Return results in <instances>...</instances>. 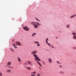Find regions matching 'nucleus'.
<instances>
[{
  "label": "nucleus",
  "mask_w": 76,
  "mask_h": 76,
  "mask_svg": "<svg viewBox=\"0 0 76 76\" xmlns=\"http://www.w3.org/2000/svg\"><path fill=\"white\" fill-rule=\"evenodd\" d=\"M33 56L35 57V61H37V60L39 61H41V60L39 59V58H38V57L37 55L34 54Z\"/></svg>",
  "instance_id": "obj_1"
},
{
  "label": "nucleus",
  "mask_w": 76,
  "mask_h": 76,
  "mask_svg": "<svg viewBox=\"0 0 76 76\" xmlns=\"http://www.w3.org/2000/svg\"><path fill=\"white\" fill-rule=\"evenodd\" d=\"M23 29L26 31H29V28L27 26H25V27H23Z\"/></svg>",
  "instance_id": "obj_2"
},
{
  "label": "nucleus",
  "mask_w": 76,
  "mask_h": 76,
  "mask_svg": "<svg viewBox=\"0 0 76 76\" xmlns=\"http://www.w3.org/2000/svg\"><path fill=\"white\" fill-rule=\"evenodd\" d=\"M16 45H18V46H21L22 45L19 41H17L15 42Z\"/></svg>",
  "instance_id": "obj_3"
},
{
  "label": "nucleus",
  "mask_w": 76,
  "mask_h": 76,
  "mask_svg": "<svg viewBox=\"0 0 76 76\" xmlns=\"http://www.w3.org/2000/svg\"><path fill=\"white\" fill-rule=\"evenodd\" d=\"M37 53V51L34 50V51H33V52H31V54H32V55H33V54H36V53Z\"/></svg>",
  "instance_id": "obj_4"
},
{
  "label": "nucleus",
  "mask_w": 76,
  "mask_h": 76,
  "mask_svg": "<svg viewBox=\"0 0 76 76\" xmlns=\"http://www.w3.org/2000/svg\"><path fill=\"white\" fill-rule=\"evenodd\" d=\"M48 61L49 63H52V60L51 58H49L48 59Z\"/></svg>",
  "instance_id": "obj_5"
},
{
  "label": "nucleus",
  "mask_w": 76,
  "mask_h": 76,
  "mask_svg": "<svg viewBox=\"0 0 76 76\" xmlns=\"http://www.w3.org/2000/svg\"><path fill=\"white\" fill-rule=\"evenodd\" d=\"M31 23L32 24V25H35L36 24V23L34 21H33L31 22Z\"/></svg>",
  "instance_id": "obj_6"
},
{
  "label": "nucleus",
  "mask_w": 76,
  "mask_h": 76,
  "mask_svg": "<svg viewBox=\"0 0 76 76\" xmlns=\"http://www.w3.org/2000/svg\"><path fill=\"white\" fill-rule=\"evenodd\" d=\"M34 28H38V25H37V23L34 25Z\"/></svg>",
  "instance_id": "obj_7"
},
{
  "label": "nucleus",
  "mask_w": 76,
  "mask_h": 76,
  "mask_svg": "<svg viewBox=\"0 0 76 76\" xmlns=\"http://www.w3.org/2000/svg\"><path fill=\"white\" fill-rule=\"evenodd\" d=\"M75 16H76V15L75 14L71 16L70 18H74V17H75Z\"/></svg>",
  "instance_id": "obj_8"
},
{
  "label": "nucleus",
  "mask_w": 76,
  "mask_h": 76,
  "mask_svg": "<svg viewBox=\"0 0 76 76\" xmlns=\"http://www.w3.org/2000/svg\"><path fill=\"white\" fill-rule=\"evenodd\" d=\"M28 64H29V65H30V66H32V64L29 61H28Z\"/></svg>",
  "instance_id": "obj_9"
},
{
  "label": "nucleus",
  "mask_w": 76,
  "mask_h": 76,
  "mask_svg": "<svg viewBox=\"0 0 76 76\" xmlns=\"http://www.w3.org/2000/svg\"><path fill=\"white\" fill-rule=\"evenodd\" d=\"M73 38L74 39H76V35H74L73 36Z\"/></svg>",
  "instance_id": "obj_10"
},
{
  "label": "nucleus",
  "mask_w": 76,
  "mask_h": 76,
  "mask_svg": "<svg viewBox=\"0 0 76 76\" xmlns=\"http://www.w3.org/2000/svg\"><path fill=\"white\" fill-rule=\"evenodd\" d=\"M36 61V62H37V63H38V64H39V65L40 66H42V65H41V64L40 63H39V62L38 61Z\"/></svg>",
  "instance_id": "obj_11"
},
{
  "label": "nucleus",
  "mask_w": 76,
  "mask_h": 76,
  "mask_svg": "<svg viewBox=\"0 0 76 76\" xmlns=\"http://www.w3.org/2000/svg\"><path fill=\"white\" fill-rule=\"evenodd\" d=\"M18 61H20H20H21V60H20V58L19 57H18Z\"/></svg>",
  "instance_id": "obj_12"
},
{
  "label": "nucleus",
  "mask_w": 76,
  "mask_h": 76,
  "mask_svg": "<svg viewBox=\"0 0 76 76\" xmlns=\"http://www.w3.org/2000/svg\"><path fill=\"white\" fill-rule=\"evenodd\" d=\"M70 25L69 24H67L66 26V28H69L70 27Z\"/></svg>",
  "instance_id": "obj_13"
},
{
  "label": "nucleus",
  "mask_w": 76,
  "mask_h": 76,
  "mask_svg": "<svg viewBox=\"0 0 76 76\" xmlns=\"http://www.w3.org/2000/svg\"><path fill=\"white\" fill-rule=\"evenodd\" d=\"M10 64H11V62H8L7 64V65H10Z\"/></svg>",
  "instance_id": "obj_14"
},
{
  "label": "nucleus",
  "mask_w": 76,
  "mask_h": 76,
  "mask_svg": "<svg viewBox=\"0 0 76 76\" xmlns=\"http://www.w3.org/2000/svg\"><path fill=\"white\" fill-rule=\"evenodd\" d=\"M72 35H76V32H74V33H72Z\"/></svg>",
  "instance_id": "obj_15"
},
{
  "label": "nucleus",
  "mask_w": 76,
  "mask_h": 76,
  "mask_svg": "<svg viewBox=\"0 0 76 76\" xmlns=\"http://www.w3.org/2000/svg\"><path fill=\"white\" fill-rule=\"evenodd\" d=\"M34 42L35 43V44H39V42H37V41H34Z\"/></svg>",
  "instance_id": "obj_16"
},
{
  "label": "nucleus",
  "mask_w": 76,
  "mask_h": 76,
  "mask_svg": "<svg viewBox=\"0 0 76 76\" xmlns=\"http://www.w3.org/2000/svg\"><path fill=\"white\" fill-rule=\"evenodd\" d=\"M36 35V33H33L32 35V37H34V35Z\"/></svg>",
  "instance_id": "obj_17"
},
{
  "label": "nucleus",
  "mask_w": 76,
  "mask_h": 76,
  "mask_svg": "<svg viewBox=\"0 0 76 76\" xmlns=\"http://www.w3.org/2000/svg\"><path fill=\"white\" fill-rule=\"evenodd\" d=\"M26 69H28L29 70H31V69L30 67H27L26 68Z\"/></svg>",
  "instance_id": "obj_18"
},
{
  "label": "nucleus",
  "mask_w": 76,
  "mask_h": 76,
  "mask_svg": "<svg viewBox=\"0 0 76 76\" xmlns=\"http://www.w3.org/2000/svg\"><path fill=\"white\" fill-rule=\"evenodd\" d=\"M60 73H61V74H63L64 73V72L60 71Z\"/></svg>",
  "instance_id": "obj_19"
},
{
  "label": "nucleus",
  "mask_w": 76,
  "mask_h": 76,
  "mask_svg": "<svg viewBox=\"0 0 76 76\" xmlns=\"http://www.w3.org/2000/svg\"><path fill=\"white\" fill-rule=\"evenodd\" d=\"M37 25H38V26H40L41 25V24H39L38 23V22H37Z\"/></svg>",
  "instance_id": "obj_20"
},
{
  "label": "nucleus",
  "mask_w": 76,
  "mask_h": 76,
  "mask_svg": "<svg viewBox=\"0 0 76 76\" xmlns=\"http://www.w3.org/2000/svg\"><path fill=\"white\" fill-rule=\"evenodd\" d=\"M7 72H10H10H11V70L10 69H9L8 71H7Z\"/></svg>",
  "instance_id": "obj_21"
},
{
  "label": "nucleus",
  "mask_w": 76,
  "mask_h": 76,
  "mask_svg": "<svg viewBox=\"0 0 76 76\" xmlns=\"http://www.w3.org/2000/svg\"><path fill=\"white\" fill-rule=\"evenodd\" d=\"M12 45L13 46V47H15V46H16V45L15 44H12Z\"/></svg>",
  "instance_id": "obj_22"
},
{
  "label": "nucleus",
  "mask_w": 76,
  "mask_h": 76,
  "mask_svg": "<svg viewBox=\"0 0 76 76\" xmlns=\"http://www.w3.org/2000/svg\"><path fill=\"white\" fill-rule=\"evenodd\" d=\"M8 67L9 68H11V69H12V68H13V67L11 66H9Z\"/></svg>",
  "instance_id": "obj_23"
},
{
  "label": "nucleus",
  "mask_w": 76,
  "mask_h": 76,
  "mask_svg": "<svg viewBox=\"0 0 76 76\" xmlns=\"http://www.w3.org/2000/svg\"><path fill=\"white\" fill-rule=\"evenodd\" d=\"M10 50H11V51H15V50H13V49H12L10 48Z\"/></svg>",
  "instance_id": "obj_24"
},
{
  "label": "nucleus",
  "mask_w": 76,
  "mask_h": 76,
  "mask_svg": "<svg viewBox=\"0 0 76 76\" xmlns=\"http://www.w3.org/2000/svg\"><path fill=\"white\" fill-rule=\"evenodd\" d=\"M57 63H58V64H61V63H59V61H57Z\"/></svg>",
  "instance_id": "obj_25"
},
{
  "label": "nucleus",
  "mask_w": 76,
  "mask_h": 76,
  "mask_svg": "<svg viewBox=\"0 0 76 76\" xmlns=\"http://www.w3.org/2000/svg\"><path fill=\"white\" fill-rule=\"evenodd\" d=\"M31 76H35V75L34 74H32L31 75Z\"/></svg>",
  "instance_id": "obj_26"
},
{
  "label": "nucleus",
  "mask_w": 76,
  "mask_h": 76,
  "mask_svg": "<svg viewBox=\"0 0 76 76\" xmlns=\"http://www.w3.org/2000/svg\"><path fill=\"white\" fill-rule=\"evenodd\" d=\"M48 45H49V46L50 47H51V45H50V44L48 43V44H47Z\"/></svg>",
  "instance_id": "obj_27"
},
{
  "label": "nucleus",
  "mask_w": 76,
  "mask_h": 76,
  "mask_svg": "<svg viewBox=\"0 0 76 76\" xmlns=\"http://www.w3.org/2000/svg\"><path fill=\"white\" fill-rule=\"evenodd\" d=\"M48 40V38H47L46 39V41H47Z\"/></svg>",
  "instance_id": "obj_28"
},
{
  "label": "nucleus",
  "mask_w": 76,
  "mask_h": 76,
  "mask_svg": "<svg viewBox=\"0 0 76 76\" xmlns=\"http://www.w3.org/2000/svg\"><path fill=\"white\" fill-rule=\"evenodd\" d=\"M0 76H2V73H1V72H0Z\"/></svg>",
  "instance_id": "obj_29"
},
{
  "label": "nucleus",
  "mask_w": 76,
  "mask_h": 76,
  "mask_svg": "<svg viewBox=\"0 0 76 76\" xmlns=\"http://www.w3.org/2000/svg\"><path fill=\"white\" fill-rule=\"evenodd\" d=\"M37 76H40V74H37Z\"/></svg>",
  "instance_id": "obj_30"
},
{
  "label": "nucleus",
  "mask_w": 76,
  "mask_h": 76,
  "mask_svg": "<svg viewBox=\"0 0 76 76\" xmlns=\"http://www.w3.org/2000/svg\"><path fill=\"white\" fill-rule=\"evenodd\" d=\"M32 73H34V74H36V73H35V72H31Z\"/></svg>",
  "instance_id": "obj_31"
},
{
  "label": "nucleus",
  "mask_w": 76,
  "mask_h": 76,
  "mask_svg": "<svg viewBox=\"0 0 76 76\" xmlns=\"http://www.w3.org/2000/svg\"><path fill=\"white\" fill-rule=\"evenodd\" d=\"M35 18L36 19V20H38V18Z\"/></svg>",
  "instance_id": "obj_32"
},
{
  "label": "nucleus",
  "mask_w": 76,
  "mask_h": 76,
  "mask_svg": "<svg viewBox=\"0 0 76 76\" xmlns=\"http://www.w3.org/2000/svg\"><path fill=\"white\" fill-rule=\"evenodd\" d=\"M51 47H52V48H54V47L52 45L51 46Z\"/></svg>",
  "instance_id": "obj_33"
},
{
  "label": "nucleus",
  "mask_w": 76,
  "mask_h": 76,
  "mask_svg": "<svg viewBox=\"0 0 76 76\" xmlns=\"http://www.w3.org/2000/svg\"><path fill=\"white\" fill-rule=\"evenodd\" d=\"M42 63H43V64H44V65L45 64V63L44 62H42Z\"/></svg>",
  "instance_id": "obj_34"
},
{
  "label": "nucleus",
  "mask_w": 76,
  "mask_h": 76,
  "mask_svg": "<svg viewBox=\"0 0 76 76\" xmlns=\"http://www.w3.org/2000/svg\"><path fill=\"white\" fill-rule=\"evenodd\" d=\"M59 67H61V68L62 67V66H61V65H60V66H59Z\"/></svg>",
  "instance_id": "obj_35"
},
{
  "label": "nucleus",
  "mask_w": 76,
  "mask_h": 76,
  "mask_svg": "<svg viewBox=\"0 0 76 76\" xmlns=\"http://www.w3.org/2000/svg\"><path fill=\"white\" fill-rule=\"evenodd\" d=\"M37 45L38 47H39V44H37Z\"/></svg>",
  "instance_id": "obj_36"
},
{
  "label": "nucleus",
  "mask_w": 76,
  "mask_h": 76,
  "mask_svg": "<svg viewBox=\"0 0 76 76\" xmlns=\"http://www.w3.org/2000/svg\"><path fill=\"white\" fill-rule=\"evenodd\" d=\"M46 43H47V44L48 43V41H46Z\"/></svg>",
  "instance_id": "obj_37"
},
{
  "label": "nucleus",
  "mask_w": 76,
  "mask_h": 76,
  "mask_svg": "<svg viewBox=\"0 0 76 76\" xmlns=\"http://www.w3.org/2000/svg\"><path fill=\"white\" fill-rule=\"evenodd\" d=\"M25 64L26 65V66H27L28 65L27 64H26V63H25Z\"/></svg>",
  "instance_id": "obj_38"
},
{
  "label": "nucleus",
  "mask_w": 76,
  "mask_h": 76,
  "mask_svg": "<svg viewBox=\"0 0 76 76\" xmlns=\"http://www.w3.org/2000/svg\"><path fill=\"white\" fill-rule=\"evenodd\" d=\"M14 48H17V47L16 46Z\"/></svg>",
  "instance_id": "obj_39"
},
{
  "label": "nucleus",
  "mask_w": 76,
  "mask_h": 76,
  "mask_svg": "<svg viewBox=\"0 0 76 76\" xmlns=\"http://www.w3.org/2000/svg\"><path fill=\"white\" fill-rule=\"evenodd\" d=\"M59 32H60V33H61V31H59Z\"/></svg>",
  "instance_id": "obj_40"
},
{
  "label": "nucleus",
  "mask_w": 76,
  "mask_h": 76,
  "mask_svg": "<svg viewBox=\"0 0 76 76\" xmlns=\"http://www.w3.org/2000/svg\"><path fill=\"white\" fill-rule=\"evenodd\" d=\"M38 21H39V22H40V20H38Z\"/></svg>",
  "instance_id": "obj_41"
},
{
  "label": "nucleus",
  "mask_w": 76,
  "mask_h": 76,
  "mask_svg": "<svg viewBox=\"0 0 76 76\" xmlns=\"http://www.w3.org/2000/svg\"><path fill=\"white\" fill-rule=\"evenodd\" d=\"M12 41H14V40H13V39H12Z\"/></svg>",
  "instance_id": "obj_42"
},
{
  "label": "nucleus",
  "mask_w": 76,
  "mask_h": 76,
  "mask_svg": "<svg viewBox=\"0 0 76 76\" xmlns=\"http://www.w3.org/2000/svg\"><path fill=\"white\" fill-rule=\"evenodd\" d=\"M57 39H58V37H57Z\"/></svg>",
  "instance_id": "obj_43"
},
{
  "label": "nucleus",
  "mask_w": 76,
  "mask_h": 76,
  "mask_svg": "<svg viewBox=\"0 0 76 76\" xmlns=\"http://www.w3.org/2000/svg\"><path fill=\"white\" fill-rule=\"evenodd\" d=\"M39 69H41V68H39Z\"/></svg>",
  "instance_id": "obj_44"
}]
</instances>
